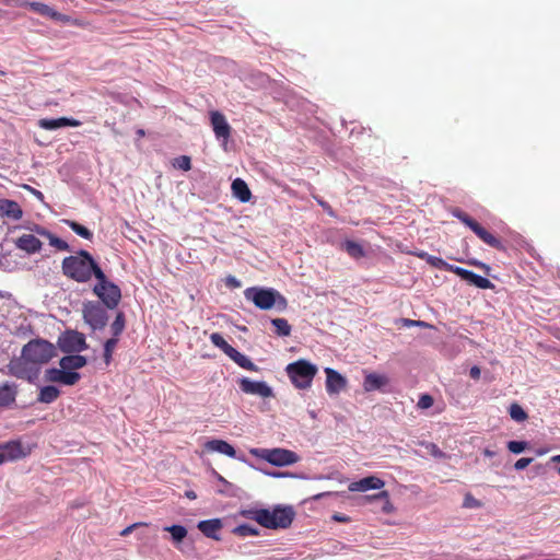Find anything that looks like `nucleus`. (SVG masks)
<instances>
[{"label": "nucleus", "instance_id": "f257e3e1", "mask_svg": "<svg viewBox=\"0 0 560 560\" xmlns=\"http://www.w3.org/2000/svg\"><path fill=\"white\" fill-rule=\"evenodd\" d=\"M56 355L55 346L44 339H32L22 348L21 355L10 360L8 374L16 378L33 381L38 376L42 365Z\"/></svg>", "mask_w": 560, "mask_h": 560}, {"label": "nucleus", "instance_id": "f03ea898", "mask_svg": "<svg viewBox=\"0 0 560 560\" xmlns=\"http://www.w3.org/2000/svg\"><path fill=\"white\" fill-rule=\"evenodd\" d=\"M63 275L77 282L85 283L94 276L97 280L104 278V272L96 264L92 255L84 249L79 250L75 255L65 257L62 260Z\"/></svg>", "mask_w": 560, "mask_h": 560}, {"label": "nucleus", "instance_id": "7ed1b4c3", "mask_svg": "<svg viewBox=\"0 0 560 560\" xmlns=\"http://www.w3.org/2000/svg\"><path fill=\"white\" fill-rule=\"evenodd\" d=\"M285 372L292 384L299 389H307L311 387L318 369L315 364L307 360L300 359L289 363Z\"/></svg>", "mask_w": 560, "mask_h": 560}, {"label": "nucleus", "instance_id": "20e7f679", "mask_svg": "<svg viewBox=\"0 0 560 560\" xmlns=\"http://www.w3.org/2000/svg\"><path fill=\"white\" fill-rule=\"evenodd\" d=\"M249 453L277 467L290 466L300 460L295 452L287 448H252Z\"/></svg>", "mask_w": 560, "mask_h": 560}, {"label": "nucleus", "instance_id": "39448f33", "mask_svg": "<svg viewBox=\"0 0 560 560\" xmlns=\"http://www.w3.org/2000/svg\"><path fill=\"white\" fill-rule=\"evenodd\" d=\"M294 511L290 506H277L272 511L265 509L260 513V521H262V527L276 529V528H288L294 518Z\"/></svg>", "mask_w": 560, "mask_h": 560}, {"label": "nucleus", "instance_id": "423d86ee", "mask_svg": "<svg viewBox=\"0 0 560 560\" xmlns=\"http://www.w3.org/2000/svg\"><path fill=\"white\" fill-rule=\"evenodd\" d=\"M452 214L457 218L462 223L468 226L482 242L487 245L498 249L505 250V246L503 243L489 233L483 226H481L476 220L469 217L466 212L460 210L459 208H455L452 210Z\"/></svg>", "mask_w": 560, "mask_h": 560}, {"label": "nucleus", "instance_id": "0eeeda50", "mask_svg": "<svg viewBox=\"0 0 560 560\" xmlns=\"http://www.w3.org/2000/svg\"><path fill=\"white\" fill-rule=\"evenodd\" d=\"M244 295L246 300L252 301L255 306L260 310H270L279 299L282 303H285L284 298L273 289H265V288H247L244 291Z\"/></svg>", "mask_w": 560, "mask_h": 560}, {"label": "nucleus", "instance_id": "6e6552de", "mask_svg": "<svg viewBox=\"0 0 560 560\" xmlns=\"http://www.w3.org/2000/svg\"><path fill=\"white\" fill-rule=\"evenodd\" d=\"M93 292L97 295L106 307L115 308L121 299V291L118 285L107 280L106 276L102 280H97V283L93 288Z\"/></svg>", "mask_w": 560, "mask_h": 560}, {"label": "nucleus", "instance_id": "1a4fd4ad", "mask_svg": "<svg viewBox=\"0 0 560 560\" xmlns=\"http://www.w3.org/2000/svg\"><path fill=\"white\" fill-rule=\"evenodd\" d=\"M83 318L93 330L103 329L107 324V313L97 302H88L83 306Z\"/></svg>", "mask_w": 560, "mask_h": 560}, {"label": "nucleus", "instance_id": "9d476101", "mask_svg": "<svg viewBox=\"0 0 560 560\" xmlns=\"http://www.w3.org/2000/svg\"><path fill=\"white\" fill-rule=\"evenodd\" d=\"M59 347L63 352H80L88 348L85 337L78 331H67L59 338Z\"/></svg>", "mask_w": 560, "mask_h": 560}, {"label": "nucleus", "instance_id": "9b49d317", "mask_svg": "<svg viewBox=\"0 0 560 560\" xmlns=\"http://www.w3.org/2000/svg\"><path fill=\"white\" fill-rule=\"evenodd\" d=\"M45 378L51 383H60L63 385L72 386L80 381L81 375L75 371L63 370L62 368H52L46 370Z\"/></svg>", "mask_w": 560, "mask_h": 560}, {"label": "nucleus", "instance_id": "f8f14e48", "mask_svg": "<svg viewBox=\"0 0 560 560\" xmlns=\"http://www.w3.org/2000/svg\"><path fill=\"white\" fill-rule=\"evenodd\" d=\"M240 388L243 393L255 395L262 398L272 396V389L262 381H252L248 377H243L238 381Z\"/></svg>", "mask_w": 560, "mask_h": 560}, {"label": "nucleus", "instance_id": "ddd939ff", "mask_svg": "<svg viewBox=\"0 0 560 560\" xmlns=\"http://www.w3.org/2000/svg\"><path fill=\"white\" fill-rule=\"evenodd\" d=\"M20 7H27L30 8L32 11L38 13L39 15H43V16H47L51 20H55V21H58V22H61L63 24H67L71 21V18L69 15H66V14H62L58 11H56L55 9H52L51 7L45 4V3H42V2H21L19 4Z\"/></svg>", "mask_w": 560, "mask_h": 560}, {"label": "nucleus", "instance_id": "4468645a", "mask_svg": "<svg viewBox=\"0 0 560 560\" xmlns=\"http://www.w3.org/2000/svg\"><path fill=\"white\" fill-rule=\"evenodd\" d=\"M210 120L215 137L228 141L231 136V126L228 124L225 116L214 110L210 113Z\"/></svg>", "mask_w": 560, "mask_h": 560}, {"label": "nucleus", "instance_id": "2eb2a0df", "mask_svg": "<svg viewBox=\"0 0 560 560\" xmlns=\"http://www.w3.org/2000/svg\"><path fill=\"white\" fill-rule=\"evenodd\" d=\"M326 390L329 395L339 394L347 385V380L331 368L325 369Z\"/></svg>", "mask_w": 560, "mask_h": 560}, {"label": "nucleus", "instance_id": "dca6fc26", "mask_svg": "<svg viewBox=\"0 0 560 560\" xmlns=\"http://www.w3.org/2000/svg\"><path fill=\"white\" fill-rule=\"evenodd\" d=\"M454 273L460 277L463 280L467 281L469 284H472L479 289L493 288V284L489 279L479 276L470 270L464 269L462 267H457V269H454Z\"/></svg>", "mask_w": 560, "mask_h": 560}, {"label": "nucleus", "instance_id": "f3484780", "mask_svg": "<svg viewBox=\"0 0 560 560\" xmlns=\"http://www.w3.org/2000/svg\"><path fill=\"white\" fill-rule=\"evenodd\" d=\"M385 482L375 476H369L349 485V490L352 492H364L368 490L382 489Z\"/></svg>", "mask_w": 560, "mask_h": 560}, {"label": "nucleus", "instance_id": "a211bd4d", "mask_svg": "<svg viewBox=\"0 0 560 560\" xmlns=\"http://www.w3.org/2000/svg\"><path fill=\"white\" fill-rule=\"evenodd\" d=\"M0 217L19 221L23 217V210L16 201L3 198L0 199Z\"/></svg>", "mask_w": 560, "mask_h": 560}, {"label": "nucleus", "instance_id": "6ab92c4d", "mask_svg": "<svg viewBox=\"0 0 560 560\" xmlns=\"http://www.w3.org/2000/svg\"><path fill=\"white\" fill-rule=\"evenodd\" d=\"M39 127L46 130H55L61 127H78L81 125V121L74 118L60 117V118H44L38 121Z\"/></svg>", "mask_w": 560, "mask_h": 560}, {"label": "nucleus", "instance_id": "aec40b11", "mask_svg": "<svg viewBox=\"0 0 560 560\" xmlns=\"http://www.w3.org/2000/svg\"><path fill=\"white\" fill-rule=\"evenodd\" d=\"M15 245L27 254H35L42 249L43 244L35 235L23 234L15 241Z\"/></svg>", "mask_w": 560, "mask_h": 560}, {"label": "nucleus", "instance_id": "412c9836", "mask_svg": "<svg viewBox=\"0 0 560 560\" xmlns=\"http://www.w3.org/2000/svg\"><path fill=\"white\" fill-rule=\"evenodd\" d=\"M412 255L417 256L418 258L425 260L430 266L441 269V270H447L451 272H454V269H457V266L451 265L443 260L440 257L433 256L428 254L423 250L413 252Z\"/></svg>", "mask_w": 560, "mask_h": 560}, {"label": "nucleus", "instance_id": "4be33fe9", "mask_svg": "<svg viewBox=\"0 0 560 560\" xmlns=\"http://www.w3.org/2000/svg\"><path fill=\"white\" fill-rule=\"evenodd\" d=\"M222 528V522L219 518L200 521L198 529L206 536L219 540L218 532Z\"/></svg>", "mask_w": 560, "mask_h": 560}, {"label": "nucleus", "instance_id": "5701e85b", "mask_svg": "<svg viewBox=\"0 0 560 560\" xmlns=\"http://www.w3.org/2000/svg\"><path fill=\"white\" fill-rule=\"evenodd\" d=\"M16 395L18 385L8 382L0 385V407H10L15 402Z\"/></svg>", "mask_w": 560, "mask_h": 560}, {"label": "nucleus", "instance_id": "b1692460", "mask_svg": "<svg viewBox=\"0 0 560 560\" xmlns=\"http://www.w3.org/2000/svg\"><path fill=\"white\" fill-rule=\"evenodd\" d=\"M205 448L209 452H218L232 458L236 456L235 448L223 440H210L205 444Z\"/></svg>", "mask_w": 560, "mask_h": 560}, {"label": "nucleus", "instance_id": "393cba45", "mask_svg": "<svg viewBox=\"0 0 560 560\" xmlns=\"http://www.w3.org/2000/svg\"><path fill=\"white\" fill-rule=\"evenodd\" d=\"M388 384V378L385 375L369 373L364 377L363 388L365 392H373L381 389Z\"/></svg>", "mask_w": 560, "mask_h": 560}, {"label": "nucleus", "instance_id": "a878e982", "mask_svg": "<svg viewBox=\"0 0 560 560\" xmlns=\"http://www.w3.org/2000/svg\"><path fill=\"white\" fill-rule=\"evenodd\" d=\"M86 364V359L80 354H72L62 357L59 361L60 368L63 370L75 371Z\"/></svg>", "mask_w": 560, "mask_h": 560}, {"label": "nucleus", "instance_id": "bb28decb", "mask_svg": "<svg viewBox=\"0 0 560 560\" xmlns=\"http://www.w3.org/2000/svg\"><path fill=\"white\" fill-rule=\"evenodd\" d=\"M0 450L7 451L5 459H19L26 456L23 451V446L19 441H10L5 444L0 445Z\"/></svg>", "mask_w": 560, "mask_h": 560}, {"label": "nucleus", "instance_id": "cd10ccee", "mask_svg": "<svg viewBox=\"0 0 560 560\" xmlns=\"http://www.w3.org/2000/svg\"><path fill=\"white\" fill-rule=\"evenodd\" d=\"M232 192L242 202L249 201V199L252 197V192H250L247 184L241 178H236L233 180Z\"/></svg>", "mask_w": 560, "mask_h": 560}, {"label": "nucleus", "instance_id": "c85d7f7f", "mask_svg": "<svg viewBox=\"0 0 560 560\" xmlns=\"http://www.w3.org/2000/svg\"><path fill=\"white\" fill-rule=\"evenodd\" d=\"M231 354H229L228 357L233 360L237 365H240L241 368L247 370V371H252V372H257L258 371V368L256 364H254L249 358H247L245 354L241 353L240 351H237L235 348H233L232 351H230Z\"/></svg>", "mask_w": 560, "mask_h": 560}, {"label": "nucleus", "instance_id": "c756f323", "mask_svg": "<svg viewBox=\"0 0 560 560\" xmlns=\"http://www.w3.org/2000/svg\"><path fill=\"white\" fill-rule=\"evenodd\" d=\"M36 232H37L38 234H40L42 236L47 237V238H48V241H49V244H50L52 247H55V248H57V249H59V250H69V249H70L69 244H68L66 241H63V240H61V238L57 237L56 235H54V234H52V233H50L49 231H47V230H45V229H42V228H38V226H37V228H36Z\"/></svg>", "mask_w": 560, "mask_h": 560}, {"label": "nucleus", "instance_id": "7c9ffc66", "mask_svg": "<svg viewBox=\"0 0 560 560\" xmlns=\"http://www.w3.org/2000/svg\"><path fill=\"white\" fill-rule=\"evenodd\" d=\"M59 395L60 392L57 387L47 385L40 388L37 400L44 404H51L59 397Z\"/></svg>", "mask_w": 560, "mask_h": 560}, {"label": "nucleus", "instance_id": "2f4dec72", "mask_svg": "<svg viewBox=\"0 0 560 560\" xmlns=\"http://www.w3.org/2000/svg\"><path fill=\"white\" fill-rule=\"evenodd\" d=\"M125 326H126L125 314L122 312H118L115 317V320L110 325V331L113 334V338H118L121 335V332L124 331Z\"/></svg>", "mask_w": 560, "mask_h": 560}, {"label": "nucleus", "instance_id": "473e14b6", "mask_svg": "<svg viewBox=\"0 0 560 560\" xmlns=\"http://www.w3.org/2000/svg\"><path fill=\"white\" fill-rule=\"evenodd\" d=\"M66 224L79 236L85 240H92L93 233L85 228L84 225L78 223L77 221L67 220Z\"/></svg>", "mask_w": 560, "mask_h": 560}, {"label": "nucleus", "instance_id": "72a5a7b5", "mask_svg": "<svg viewBox=\"0 0 560 560\" xmlns=\"http://www.w3.org/2000/svg\"><path fill=\"white\" fill-rule=\"evenodd\" d=\"M164 530L171 534L175 544L183 541V539L187 536V529L182 525L166 526Z\"/></svg>", "mask_w": 560, "mask_h": 560}, {"label": "nucleus", "instance_id": "f704fd0d", "mask_svg": "<svg viewBox=\"0 0 560 560\" xmlns=\"http://www.w3.org/2000/svg\"><path fill=\"white\" fill-rule=\"evenodd\" d=\"M343 248L349 254V256L353 258H361L364 256L363 247L354 241H346Z\"/></svg>", "mask_w": 560, "mask_h": 560}, {"label": "nucleus", "instance_id": "c9c22d12", "mask_svg": "<svg viewBox=\"0 0 560 560\" xmlns=\"http://www.w3.org/2000/svg\"><path fill=\"white\" fill-rule=\"evenodd\" d=\"M210 340L215 347L220 348L226 355L231 354L230 351L233 350V347L225 341L221 334L212 332L210 335Z\"/></svg>", "mask_w": 560, "mask_h": 560}, {"label": "nucleus", "instance_id": "e433bc0d", "mask_svg": "<svg viewBox=\"0 0 560 560\" xmlns=\"http://www.w3.org/2000/svg\"><path fill=\"white\" fill-rule=\"evenodd\" d=\"M271 324L275 326L277 335L287 337L291 334V326L285 318H275Z\"/></svg>", "mask_w": 560, "mask_h": 560}, {"label": "nucleus", "instance_id": "4c0bfd02", "mask_svg": "<svg viewBox=\"0 0 560 560\" xmlns=\"http://www.w3.org/2000/svg\"><path fill=\"white\" fill-rule=\"evenodd\" d=\"M509 412H510L511 418L517 422H523L528 418V415L526 413V411L517 402H513L510 406Z\"/></svg>", "mask_w": 560, "mask_h": 560}, {"label": "nucleus", "instance_id": "58836bf2", "mask_svg": "<svg viewBox=\"0 0 560 560\" xmlns=\"http://www.w3.org/2000/svg\"><path fill=\"white\" fill-rule=\"evenodd\" d=\"M234 533L241 537L247 536H256L258 535V529L249 524H241L234 528Z\"/></svg>", "mask_w": 560, "mask_h": 560}, {"label": "nucleus", "instance_id": "ea45409f", "mask_svg": "<svg viewBox=\"0 0 560 560\" xmlns=\"http://www.w3.org/2000/svg\"><path fill=\"white\" fill-rule=\"evenodd\" d=\"M118 338H109L104 343V361L109 364L112 361L113 351L116 348Z\"/></svg>", "mask_w": 560, "mask_h": 560}, {"label": "nucleus", "instance_id": "a19ab883", "mask_svg": "<svg viewBox=\"0 0 560 560\" xmlns=\"http://www.w3.org/2000/svg\"><path fill=\"white\" fill-rule=\"evenodd\" d=\"M173 165L183 171H189L191 168V160L187 155H180L174 160Z\"/></svg>", "mask_w": 560, "mask_h": 560}, {"label": "nucleus", "instance_id": "79ce46f5", "mask_svg": "<svg viewBox=\"0 0 560 560\" xmlns=\"http://www.w3.org/2000/svg\"><path fill=\"white\" fill-rule=\"evenodd\" d=\"M463 506L466 509H479L482 503L477 500L471 493H466L464 497Z\"/></svg>", "mask_w": 560, "mask_h": 560}, {"label": "nucleus", "instance_id": "37998d69", "mask_svg": "<svg viewBox=\"0 0 560 560\" xmlns=\"http://www.w3.org/2000/svg\"><path fill=\"white\" fill-rule=\"evenodd\" d=\"M527 447V442L524 441H510L508 450L513 454H520Z\"/></svg>", "mask_w": 560, "mask_h": 560}, {"label": "nucleus", "instance_id": "c03bdc74", "mask_svg": "<svg viewBox=\"0 0 560 560\" xmlns=\"http://www.w3.org/2000/svg\"><path fill=\"white\" fill-rule=\"evenodd\" d=\"M265 511V509H257V510H243L241 512V515L246 517V518H249V520H253V521H256L259 525L262 526V521H260V518H258V516H260V513Z\"/></svg>", "mask_w": 560, "mask_h": 560}, {"label": "nucleus", "instance_id": "a18cd8bd", "mask_svg": "<svg viewBox=\"0 0 560 560\" xmlns=\"http://www.w3.org/2000/svg\"><path fill=\"white\" fill-rule=\"evenodd\" d=\"M433 402H434V399L431 395L423 394L420 396L417 406L420 409H428L433 406Z\"/></svg>", "mask_w": 560, "mask_h": 560}, {"label": "nucleus", "instance_id": "49530a36", "mask_svg": "<svg viewBox=\"0 0 560 560\" xmlns=\"http://www.w3.org/2000/svg\"><path fill=\"white\" fill-rule=\"evenodd\" d=\"M376 499H385V504L383 506V511L389 513L393 511V505L389 501V495L387 491H382L378 494L374 495Z\"/></svg>", "mask_w": 560, "mask_h": 560}, {"label": "nucleus", "instance_id": "de8ad7c7", "mask_svg": "<svg viewBox=\"0 0 560 560\" xmlns=\"http://www.w3.org/2000/svg\"><path fill=\"white\" fill-rule=\"evenodd\" d=\"M427 450L430 452V454L436 458H442L445 456V454L434 443H429L427 445Z\"/></svg>", "mask_w": 560, "mask_h": 560}, {"label": "nucleus", "instance_id": "09e8293b", "mask_svg": "<svg viewBox=\"0 0 560 560\" xmlns=\"http://www.w3.org/2000/svg\"><path fill=\"white\" fill-rule=\"evenodd\" d=\"M533 462V458L522 457L517 459L514 464V468L516 470H523L525 469L530 463Z\"/></svg>", "mask_w": 560, "mask_h": 560}, {"label": "nucleus", "instance_id": "8fccbe9b", "mask_svg": "<svg viewBox=\"0 0 560 560\" xmlns=\"http://www.w3.org/2000/svg\"><path fill=\"white\" fill-rule=\"evenodd\" d=\"M138 526H147L145 523H135L130 526H127L126 528H124L121 532H120V536L125 537V536H128L129 534L132 533V530L135 528H137Z\"/></svg>", "mask_w": 560, "mask_h": 560}, {"label": "nucleus", "instance_id": "3c124183", "mask_svg": "<svg viewBox=\"0 0 560 560\" xmlns=\"http://www.w3.org/2000/svg\"><path fill=\"white\" fill-rule=\"evenodd\" d=\"M406 326H420V327H432L431 325L427 324L422 320H413V319H405Z\"/></svg>", "mask_w": 560, "mask_h": 560}, {"label": "nucleus", "instance_id": "603ef678", "mask_svg": "<svg viewBox=\"0 0 560 560\" xmlns=\"http://www.w3.org/2000/svg\"><path fill=\"white\" fill-rule=\"evenodd\" d=\"M26 190L31 191L37 199L39 200H44V195L42 191L28 186V185H24L23 186Z\"/></svg>", "mask_w": 560, "mask_h": 560}, {"label": "nucleus", "instance_id": "864d4df0", "mask_svg": "<svg viewBox=\"0 0 560 560\" xmlns=\"http://www.w3.org/2000/svg\"><path fill=\"white\" fill-rule=\"evenodd\" d=\"M316 200H317L318 205H319V206H320L325 211H327V213H328V214L334 215V212H332L331 207H330L326 201L320 200V199H317V198H316Z\"/></svg>", "mask_w": 560, "mask_h": 560}, {"label": "nucleus", "instance_id": "5fc2aeb1", "mask_svg": "<svg viewBox=\"0 0 560 560\" xmlns=\"http://www.w3.org/2000/svg\"><path fill=\"white\" fill-rule=\"evenodd\" d=\"M480 374H481V371L477 365H474L469 371V375L474 380H478L480 377Z\"/></svg>", "mask_w": 560, "mask_h": 560}, {"label": "nucleus", "instance_id": "6e6d98bb", "mask_svg": "<svg viewBox=\"0 0 560 560\" xmlns=\"http://www.w3.org/2000/svg\"><path fill=\"white\" fill-rule=\"evenodd\" d=\"M332 520L340 523H347L350 521V517L343 514L336 513L332 515Z\"/></svg>", "mask_w": 560, "mask_h": 560}, {"label": "nucleus", "instance_id": "4d7b16f0", "mask_svg": "<svg viewBox=\"0 0 560 560\" xmlns=\"http://www.w3.org/2000/svg\"><path fill=\"white\" fill-rule=\"evenodd\" d=\"M226 284L233 288H238L241 285L240 281L235 277H228Z\"/></svg>", "mask_w": 560, "mask_h": 560}, {"label": "nucleus", "instance_id": "13d9d810", "mask_svg": "<svg viewBox=\"0 0 560 560\" xmlns=\"http://www.w3.org/2000/svg\"><path fill=\"white\" fill-rule=\"evenodd\" d=\"M185 494L190 500H195L197 498L196 493L192 490L186 491Z\"/></svg>", "mask_w": 560, "mask_h": 560}, {"label": "nucleus", "instance_id": "bf43d9fd", "mask_svg": "<svg viewBox=\"0 0 560 560\" xmlns=\"http://www.w3.org/2000/svg\"><path fill=\"white\" fill-rule=\"evenodd\" d=\"M329 494H330V492L318 493V494L314 495L313 499L318 500V499H322L325 495H329Z\"/></svg>", "mask_w": 560, "mask_h": 560}, {"label": "nucleus", "instance_id": "052dcab7", "mask_svg": "<svg viewBox=\"0 0 560 560\" xmlns=\"http://www.w3.org/2000/svg\"><path fill=\"white\" fill-rule=\"evenodd\" d=\"M551 462L560 463V455L552 456Z\"/></svg>", "mask_w": 560, "mask_h": 560}, {"label": "nucleus", "instance_id": "680f3d73", "mask_svg": "<svg viewBox=\"0 0 560 560\" xmlns=\"http://www.w3.org/2000/svg\"><path fill=\"white\" fill-rule=\"evenodd\" d=\"M5 460V455L4 454H0V465H2Z\"/></svg>", "mask_w": 560, "mask_h": 560}, {"label": "nucleus", "instance_id": "e2e57ef3", "mask_svg": "<svg viewBox=\"0 0 560 560\" xmlns=\"http://www.w3.org/2000/svg\"><path fill=\"white\" fill-rule=\"evenodd\" d=\"M137 135H138L139 137H143V136H144V130H143V129H139V130L137 131Z\"/></svg>", "mask_w": 560, "mask_h": 560}, {"label": "nucleus", "instance_id": "0e129e2a", "mask_svg": "<svg viewBox=\"0 0 560 560\" xmlns=\"http://www.w3.org/2000/svg\"><path fill=\"white\" fill-rule=\"evenodd\" d=\"M485 455H487V456H492V455H493V453H492V452H490L489 450H486V451H485Z\"/></svg>", "mask_w": 560, "mask_h": 560}, {"label": "nucleus", "instance_id": "69168bd1", "mask_svg": "<svg viewBox=\"0 0 560 560\" xmlns=\"http://www.w3.org/2000/svg\"><path fill=\"white\" fill-rule=\"evenodd\" d=\"M558 472H559V475H560V466H559Z\"/></svg>", "mask_w": 560, "mask_h": 560}]
</instances>
